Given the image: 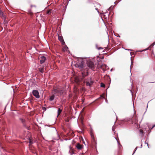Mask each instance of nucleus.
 Returning <instances> with one entry per match:
<instances>
[{
	"label": "nucleus",
	"instance_id": "17",
	"mask_svg": "<svg viewBox=\"0 0 155 155\" xmlns=\"http://www.w3.org/2000/svg\"><path fill=\"white\" fill-rule=\"evenodd\" d=\"M58 40L61 41L64 40L63 37H62L60 36H58Z\"/></svg>",
	"mask_w": 155,
	"mask_h": 155
},
{
	"label": "nucleus",
	"instance_id": "9",
	"mask_svg": "<svg viewBox=\"0 0 155 155\" xmlns=\"http://www.w3.org/2000/svg\"><path fill=\"white\" fill-rule=\"evenodd\" d=\"M74 81L76 84H78L80 82V80L78 78L75 77L74 78Z\"/></svg>",
	"mask_w": 155,
	"mask_h": 155
},
{
	"label": "nucleus",
	"instance_id": "37",
	"mask_svg": "<svg viewBox=\"0 0 155 155\" xmlns=\"http://www.w3.org/2000/svg\"><path fill=\"white\" fill-rule=\"evenodd\" d=\"M111 7H110V8H109V10H111ZM107 10H109V9H108Z\"/></svg>",
	"mask_w": 155,
	"mask_h": 155
},
{
	"label": "nucleus",
	"instance_id": "29",
	"mask_svg": "<svg viewBox=\"0 0 155 155\" xmlns=\"http://www.w3.org/2000/svg\"><path fill=\"white\" fill-rule=\"evenodd\" d=\"M105 102L106 103H107V104L108 103V101L107 99H105Z\"/></svg>",
	"mask_w": 155,
	"mask_h": 155
},
{
	"label": "nucleus",
	"instance_id": "25",
	"mask_svg": "<svg viewBox=\"0 0 155 155\" xmlns=\"http://www.w3.org/2000/svg\"><path fill=\"white\" fill-rule=\"evenodd\" d=\"M155 45V43L154 42H153L150 46L153 47Z\"/></svg>",
	"mask_w": 155,
	"mask_h": 155
},
{
	"label": "nucleus",
	"instance_id": "6",
	"mask_svg": "<svg viewBox=\"0 0 155 155\" xmlns=\"http://www.w3.org/2000/svg\"><path fill=\"white\" fill-rule=\"evenodd\" d=\"M20 120L21 121V123H22L23 126L27 129H28V127L26 126L25 124V120L22 118H20Z\"/></svg>",
	"mask_w": 155,
	"mask_h": 155
},
{
	"label": "nucleus",
	"instance_id": "13",
	"mask_svg": "<svg viewBox=\"0 0 155 155\" xmlns=\"http://www.w3.org/2000/svg\"><path fill=\"white\" fill-rule=\"evenodd\" d=\"M58 115L57 117H58L60 114H61V113L62 112V110L59 108H58Z\"/></svg>",
	"mask_w": 155,
	"mask_h": 155
},
{
	"label": "nucleus",
	"instance_id": "46",
	"mask_svg": "<svg viewBox=\"0 0 155 155\" xmlns=\"http://www.w3.org/2000/svg\"><path fill=\"white\" fill-rule=\"evenodd\" d=\"M148 105H147V107H148Z\"/></svg>",
	"mask_w": 155,
	"mask_h": 155
},
{
	"label": "nucleus",
	"instance_id": "42",
	"mask_svg": "<svg viewBox=\"0 0 155 155\" xmlns=\"http://www.w3.org/2000/svg\"><path fill=\"white\" fill-rule=\"evenodd\" d=\"M112 71V69H111L110 71Z\"/></svg>",
	"mask_w": 155,
	"mask_h": 155
},
{
	"label": "nucleus",
	"instance_id": "18",
	"mask_svg": "<svg viewBox=\"0 0 155 155\" xmlns=\"http://www.w3.org/2000/svg\"><path fill=\"white\" fill-rule=\"evenodd\" d=\"M0 15L2 17H4L5 15L2 10H0Z\"/></svg>",
	"mask_w": 155,
	"mask_h": 155
},
{
	"label": "nucleus",
	"instance_id": "3",
	"mask_svg": "<svg viewBox=\"0 0 155 155\" xmlns=\"http://www.w3.org/2000/svg\"><path fill=\"white\" fill-rule=\"evenodd\" d=\"M33 95L36 98H39L40 97L39 92L37 90H33L32 91Z\"/></svg>",
	"mask_w": 155,
	"mask_h": 155
},
{
	"label": "nucleus",
	"instance_id": "21",
	"mask_svg": "<svg viewBox=\"0 0 155 155\" xmlns=\"http://www.w3.org/2000/svg\"><path fill=\"white\" fill-rule=\"evenodd\" d=\"M105 85L103 83H101V86L102 87H105Z\"/></svg>",
	"mask_w": 155,
	"mask_h": 155
},
{
	"label": "nucleus",
	"instance_id": "45",
	"mask_svg": "<svg viewBox=\"0 0 155 155\" xmlns=\"http://www.w3.org/2000/svg\"><path fill=\"white\" fill-rule=\"evenodd\" d=\"M95 10H97V8H95Z\"/></svg>",
	"mask_w": 155,
	"mask_h": 155
},
{
	"label": "nucleus",
	"instance_id": "41",
	"mask_svg": "<svg viewBox=\"0 0 155 155\" xmlns=\"http://www.w3.org/2000/svg\"><path fill=\"white\" fill-rule=\"evenodd\" d=\"M142 144H141V147H140L141 148H142Z\"/></svg>",
	"mask_w": 155,
	"mask_h": 155
},
{
	"label": "nucleus",
	"instance_id": "7",
	"mask_svg": "<svg viewBox=\"0 0 155 155\" xmlns=\"http://www.w3.org/2000/svg\"><path fill=\"white\" fill-rule=\"evenodd\" d=\"M46 59V58L44 56H41L40 58V62L41 64L44 63Z\"/></svg>",
	"mask_w": 155,
	"mask_h": 155
},
{
	"label": "nucleus",
	"instance_id": "22",
	"mask_svg": "<svg viewBox=\"0 0 155 155\" xmlns=\"http://www.w3.org/2000/svg\"><path fill=\"white\" fill-rule=\"evenodd\" d=\"M51 10H48V11L47 12V14H49L51 13Z\"/></svg>",
	"mask_w": 155,
	"mask_h": 155
},
{
	"label": "nucleus",
	"instance_id": "16",
	"mask_svg": "<svg viewBox=\"0 0 155 155\" xmlns=\"http://www.w3.org/2000/svg\"><path fill=\"white\" fill-rule=\"evenodd\" d=\"M115 139H116V140H117V143H118V147H119V148L120 149V148L122 147V146L121 145L120 143L117 140V139L116 138H115Z\"/></svg>",
	"mask_w": 155,
	"mask_h": 155
},
{
	"label": "nucleus",
	"instance_id": "20",
	"mask_svg": "<svg viewBox=\"0 0 155 155\" xmlns=\"http://www.w3.org/2000/svg\"><path fill=\"white\" fill-rule=\"evenodd\" d=\"M140 134H141L142 136H143V131L142 130H140Z\"/></svg>",
	"mask_w": 155,
	"mask_h": 155
},
{
	"label": "nucleus",
	"instance_id": "43",
	"mask_svg": "<svg viewBox=\"0 0 155 155\" xmlns=\"http://www.w3.org/2000/svg\"><path fill=\"white\" fill-rule=\"evenodd\" d=\"M153 127H151V129H153Z\"/></svg>",
	"mask_w": 155,
	"mask_h": 155
},
{
	"label": "nucleus",
	"instance_id": "31",
	"mask_svg": "<svg viewBox=\"0 0 155 155\" xmlns=\"http://www.w3.org/2000/svg\"><path fill=\"white\" fill-rule=\"evenodd\" d=\"M82 75L83 76V77H85V76H86V75H85L83 73H82Z\"/></svg>",
	"mask_w": 155,
	"mask_h": 155
},
{
	"label": "nucleus",
	"instance_id": "4",
	"mask_svg": "<svg viewBox=\"0 0 155 155\" xmlns=\"http://www.w3.org/2000/svg\"><path fill=\"white\" fill-rule=\"evenodd\" d=\"M99 67L100 68L102 69L104 71H105V70H106L108 68V67L106 64H103L101 65H99Z\"/></svg>",
	"mask_w": 155,
	"mask_h": 155
},
{
	"label": "nucleus",
	"instance_id": "11",
	"mask_svg": "<svg viewBox=\"0 0 155 155\" xmlns=\"http://www.w3.org/2000/svg\"><path fill=\"white\" fill-rule=\"evenodd\" d=\"M54 91L55 93L54 94H57V95H58L59 94H61L60 91L57 89H54Z\"/></svg>",
	"mask_w": 155,
	"mask_h": 155
},
{
	"label": "nucleus",
	"instance_id": "36",
	"mask_svg": "<svg viewBox=\"0 0 155 155\" xmlns=\"http://www.w3.org/2000/svg\"><path fill=\"white\" fill-rule=\"evenodd\" d=\"M45 109V110H46V108L45 107H43V109Z\"/></svg>",
	"mask_w": 155,
	"mask_h": 155
},
{
	"label": "nucleus",
	"instance_id": "44",
	"mask_svg": "<svg viewBox=\"0 0 155 155\" xmlns=\"http://www.w3.org/2000/svg\"><path fill=\"white\" fill-rule=\"evenodd\" d=\"M30 143H32L31 141H30Z\"/></svg>",
	"mask_w": 155,
	"mask_h": 155
},
{
	"label": "nucleus",
	"instance_id": "15",
	"mask_svg": "<svg viewBox=\"0 0 155 155\" xmlns=\"http://www.w3.org/2000/svg\"><path fill=\"white\" fill-rule=\"evenodd\" d=\"M54 98V95H52L49 98V100L50 101H52L53 100Z\"/></svg>",
	"mask_w": 155,
	"mask_h": 155
},
{
	"label": "nucleus",
	"instance_id": "19",
	"mask_svg": "<svg viewBox=\"0 0 155 155\" xmlns=\"http://www.w3.org/2000/svg\"><path fill=\"white\" fill-rule=\"evenodd\" d=\"M39 71L41 73H43L44 72V71L43 68H41L40 69H39Z\"/></svg>",
	"mask_w": 155,
	"mask_h": 155
},
{
	"label": "nucleus",
	"instance_id": "2",
	"mask_svg": "<svg viewBox=\"0 0 155 155\" xmlns=\"http://www.w3.org/2000/svg\"><path fill=\"white\" fill-rule=\"evenodd\" d=\"M87 66L90 68L91 69H93V68H94V63L92 61H91L90 60H88L87 61Z\"/></svg>",
	"mask_w": 155,
	"mask_h": 155
},
{
	"label": "nucleus",
	"instance_id": "40",
	"mask_svg": "<svg viewBox=\"0 0 155 155\" xmlns=\"http://www.w3.org/2000/svg\"><path fill=\"white\" fill-rule=\"evenodd\" d=\"M132 63H133V62L132 63V62H131V66H130V67H131V65L132 64Z\"/></svg>",
	"mask_w": 155,
	"mask_h": 155
},
{
	"label": "nucleus",
	"instance_id": "8",
	"mask_svg": "<svg viewBox=\"0 0 155 155\" xmlns=\"http://www.w3.org/2000/svg\"><path fill=\"white\" fill-rule=\"evenodd\" d=\"M76 147L78 150H81L83 148V146L79 143L77 144Z\"/></svg>",
	"mask_w": 155,
	"mask_h": 155
},
{
	"label": "nucleus",
	"instance_id": "1",
	"mask_svg": "<svg viewBox=\"0 0 155 155\" xmlns=\"http://www.w3.org/2000/svg\"><path fill=\"white\" fill-rule=\"evenodd\" d=\"M75 66L76 67L78 68H83L84 67V62L82 60H81V61H78L75 64Z\"/></svg>",
	"mask_w": 155,
	"mask_h": 155
},
{
	"label": "nucleus",
	"instance_id": "32",
	"mask_svg": "<svg viewBox=\"0 0 155 155\" xmlns=\"http://www.w3.org/2000/svg\"><path fill=\"white\" fill-rule=\"evenodd\" d=\"M112 130L114 132V126L112 127Z\"/></svg>",
	"mask_w": 155,
	"mask_h": 155
},
{
	"label": "nucleus",
	"instance_id": "33",
	"mask_svg": "<svg viewBox=\"0 0 155 155\" xmlns=\"http://www.w3.org/2000/svg\"><path fill=\"white\" fill-rule=\"evenodd\" d=\"M91 137L92 138L94 137V136H93V135L92 134H91Z\"/></svg>",
	"mask_w": 155,
	"mask_h": 155
},
{
	"label": "nucleus",
	"instance_id": "28",
	"mask_svg": "<svg viewBox=\"0 0 155 155\" xmlns=\"http://www.w3.org/2000/svg\"><path fill=\"white\" fill-rule=\"evenodd\" d=\"M137 147H136V148H135V150L134 152V153H133V154H134V153L135 152V151L137 150Z\"/></svg>",
	"mask_w": 155,
	"mask_h": 155
},
{
	"label": "nucleus",
	"instance_id": "5",
	"mask_svg": "<svg viewBox=\"0 0 155 155\" xmlns=\"http://www.w3.org/2000/svg\"><path fill=\"white\" fill-rule=\"evenodd\" d=\"M97 12L99 14H102V15L103 16H109V13H108V12H103V11L101 10H97Z\"/></svg>",
	"mask_w": 155,
	"mask_h": 155
},
{
	"label": "nucleus",
	"instance_id": "10",
	"mask_svg": "<svg viewBox=\"0 0 155 155\" xmlns=\"http://www.w3.org/2000/svg\"><path fill=\"white\" fill-rule=\"evenodd\" d=\"M69 153L71 155H72L74 153L72 148L71 147H70V150L69 151Z\"/></svg>",
	"mask_w": 155,
	"mask_h": 155
},
{
	"label": "nucleus",
	"instance_id": "14",
	"mask_svg": "<svg viewBox=\"0 0 155 155\" xmlns=\"http://www.w3.org/2000/svg\"><path fill=\"white\" fill-rule=\"evenodd\" d=\"M68 49V48L66 45L62 48V50L64 51H67Z\"/></svg>",
	"mask_w": 155,
	"mask_h": 155
},
{
	"label": "nucleus",
	"instance_id": "12",
	"mask_svg": "<svg viewBox=\"0 0 155 155\" xmlns=\"http://www.w3.org/2000/svg\"><path fill=\"white\" fill-rule=\"evenodd\" d=\"M93 81H91L90 82L86 81V84L87 86H90L93 83Z\"/></svg>",
	"mask_w": 155,
	"mask_h": 155
},
{
	"label": "nucleus",
	"instance_id": "38",
	"mask_svg": "<svg viewBox=\"0 0 155 155\" xmlns=\"http://www.w3.org/2000/svg\"><path fill=\"white\" fill-rule=\"evenodd\" d=\"M153 128H154L155 127V124L154 125H153Z\"/></svg>",
	"mask_w": 155,
	"mask_h": 155
},
{
	"label": "nucleus",
	"instance_id": "35",
	"mask_svg": "<svg viewBox=\"0 0 155 155\" xmlns=\"http://www.w3.org/2000/svg\"><path fill=\"white\" fill-rule=\"evenodd\" d=\"M103 49V48H101V47H100L99 48H98V50H100V49Z\"/></svg>",
	"mask_w": 155,
	"mask_h": 155
},
{
	"label": "nucleus",
	"instance_id": "26",
	"mask_svg": "<svg viewBox=\"0 0 155 155\" xmlns=\"http://www.w3.org/2000/svg\"><path fill=\"white\" fill-rule=\"evenodd\" d=\"M101 97L104 98V97L103 95H101L100 97L98 99H100Z\"/></svg>",
	"mask_w": 155,
	"mask_h": 155
},
{
	"label": "nucleus",
	"instance_id": "23",
	"mask_svg": "<svg viewBox=\"0 0 155 155\" xmlns=\"http://www.w3.org/2000/svg\"><path fill=\"white\" fill-rule=\"evenodd\" d=\"M149 49V47L148 48H147L145 49H143V51H146L147 50H148V49Z\"/></svg>",
	"mask_w": 155,
	"mask_h": 155
},
{
	"label": "nucleus",
	"instance_id": "24",
	"mask_svg": "<svg viewBox=\"0 0 155 155\" xmlns=\"http://www.w3.org/2000/svg\"><path fill=\"white\" fill-rule=\"evenodd\" d=\"M61 42L62 44L63 45H64L65 43L64 40L63 41H61Z\"/></svg>",
	"mask_w": 155,
	"mask_h": 155
},
{
	"label": "nucleus",
	"instance_id": "47",
	"mask_svg": "<svg viewBox=\"0 0 155 155\" xmlns=\"http://www.w3.org/2000/svg\"><path fill=\"white\" fill-rule=\"evenodd\" d=\"M154 42V43H155V42Z\"/></svg>",
	"mask_w": 155,
	"mask_h": 155
},
{
	"label": "nucleus",
	"instance_id": "27",
	"mask_svg": "<svg viewBox=\"0 0 155 155\" xmlns=\"http://www.w3.org/2000/svg\"><path fill=\"white\" fill-rule=\"evenodd\" d=\"M137 51V52H143V50H138V51Z\"/></svg>",
	"mask_w": 155,
	"mask_h": 155
},
{
	"label": "nucleus",
	"instance_id": "34",
	"mask_svg": "<svg viewBox=\"0 0 155 155\" xmlns=\"http://www.w3.org/2000/svg\"><path fill=\"white\" fill-rule=\"evenodd\" d=\"M125 50H127V51H131V50L129 49H124Z\"/></svg>",
	"mask_w": 155,
	"mask_h": 155
},
{
	"label": "nucleus",
	"instance_id": "30",
	"mask_svg": "<svg viewBox=\"0 0 155 155\" xmlns=\"http://www.w3.org/2000/svg\"><path fill=\"white\" fill-rule=\"evenodd\" d=\"M145 144H147V145L148 147V148H149V146H148V143H147V142H146V141H145Z\"/></svg>",
	"mask_w": 155,
	"mask_h": 155
},
{
	"label": "nucleus",
	"instance_id": "39",
	"mask_svg": "<svg viewBox=\"0 0 155 155\" xmlns=\"http://www.w3.org/2000/svg\"><path fill=\"white\" fill-rule=\"evenodd\" d=\"M117 36V37H120V36L119 35H118V36Z\"/></svg>",
	"mask_w": 155,
	"mask_h": 155
}]
</instances>
